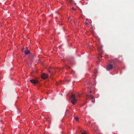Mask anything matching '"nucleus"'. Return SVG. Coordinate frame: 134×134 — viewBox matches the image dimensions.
Instances as JSON below:
<instances>
[{"label":"nucleus","instance_id":"11","mask_svg":"<svg viewBox=\"0 0 134 134\" xmlns=\"http://www.w3.org/2000/svg\"><path fill=\"white\" fill-rule=\"evenodd\" d=\"M91 91H90V93H91Z\"/></svg>","mask_w":134,"mask_h":134},{"label":"nucleus","instance_id":"2","mask_svg":"<svg viewBox=\"0 0 134 134\" xmlns=\"http://www.w3.org/2000/svg\"><path fill=\"white\" fill-rule=\"evenodd\" d=\"M91 98V99H93L92 101L93 103H94L95 102V99L94 97L92 95H87V99H88L89 98Z\"/></svg>","mask_w":134,"mask_h":134},{"label":"nucleus","instance_id":"13","mask_svg":"<svg viewBox=\"0 0 134 134\" xmlns=\"http://www.w3.org/2000/svg\"><path fill=\"white\" fill-rule=\"evenodd\" d=\"M23 50H24V49H23L22 50H23Z\"/></svg>","mask_w":134,"mask_h":134},{"label":"nucleus","instance_id":"9","mask_svg":"<svg viewBox=\"0 0 134 134\" xmlns=\"http://www.w3.org/2000/svg\"><path fill=\"white\" fill-rule=\"evenodd\" d=\"M72 9L74 10H76V8L74 7H73Z\"/></svg>","mask_w":134,"mask_h":134},{"label":"nucleus","instance_id":"5","mask_svg":"<svg viewBox=\"0 0 134 134\" xmlns=\"http://www.w3.org/2000/svg\"><path fill=\"white\" fill-rule=\"evenodd\" d=\"M30 81L32 83L34 84L37 83L38 82V80L34 79L30 80Z\"/></svg>","mask_w":134,"mask_h":134},{"label":"nucleus","instance_id":"8","mask_svg":"<svg viewBox=\"0 0 134 134\" xmlns=\"http://www.w3.org/2000/svg\"><path fill=\"white\" fill-rule=\"evenodd\" d=\"M94 72L95 74H96L97 72V70H95L94 71Z\"/></svg>","mask_w":134,"mask_h":134},{"label":"nucleus","instance_id":"6","mask_svg":"<svg viewBox=\"0 0 134 134\" xmlns=\"http://www.w3.org/2000/svg\"><path fill=\"white\" fill-rule=\"evenodd\" d=\"M24 52L25 54L27 55L30 53V51L27 48H25L24 51Z\"/></svg>","mask_w":134,"mask_h":134},{"label":"nucleus","instance_id":"4","mask_svg":"<svg viewBox=\"0 0 134 134\" xmlns=\"http://www.w3.org/2000/svg\"><path fill=\"white\" fill-rule=\"evenodd\" d=\"M41 78L43 79H45L48 77V75L46 73H43L41 75Z\"/></svg>","mask_w":134,"mask_h":134},{"label":"nucleus","instance_id":"3","mask_svg":"<svg viewBox=\"0 0 134 134\" xmlns=\"http://www.w3.org/2000/svg\"><path fill=\"white\" fill-rule=\"evenodd\" d=\"M113 68V66L111 64H109L107 66L106 69L108 70H110L111 69Z\"/></svg>","mask_w":134,"mask_h":134},{"label":"nucleus","instance_id":"10","mask_svg":"<svg viewBox=\"0 0 134 134\" xmlns=\"http://www.w3.org/2000/svg\"><path fill=\"white\" fill-rule=\"evenodd\" d=\"M82 134H86V133L85 132H83L82 133Z\"/></svg>","mask_w":134,"mask_h":134},{"label":"nucleus","instance_id":"7","mask_svg":"<svg viewBox=\"0 0 134 134\" xmlns=\"http://www.w3.org/2000/svg\"><path fill=\"white\" fill-rule=\"evenodd\" d=\"M79 119V118L77 117H76L75 118V119L76 121H77Z\"/></svg>","mask_w":134,"mask_h":134},{"label":"nucleus","instance_id":"12","mask_svg":"<svg viewBox=\"0 0 134 134\" xmlns=\"http://www.w3.org/2000/svg\"><path fill=\"white\" fill-rule=\"evenodd\" d=\"M71 2H72V0H70Z\"/></svg>","mask_w":134,"mask_h":134},{"label":"nucleus","instance_id":"1","mask_svg":"<svg viewBox=\"0 0 134 134\" xmlns=\"http://www.w3.org/2000/svg\"><path fill=\"white\" fill-rule=\"evenodd\" d=\"M71 102L73 105L77 103V100L74 94H71L70 97Z\"/></svg>","mask_w":134,"mask_h":134}]
</instances>
